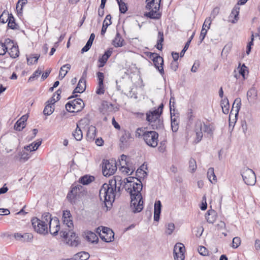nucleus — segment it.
<instances>
[{"mask_svg": "<svg viewBox=\"0 0 260 260\" xmlns=\"http://www.w3.org/2000/svg\"><path fill=\"white\" fill-rule=\"evenodd\" d=\"M206 219L209 223H213L216 220L215 211L214 210H209L208 215L206 216Z\"/></svg>", "mask_w": 260, "mask_h": 260, "instance_id": "obj_38", "label": "nucleus"}, {"mask_svg": "<svg viewBox=\"0 0 260 260\" xmlns=\"http://www.w3.org/2000/svg\"><path fill=\"white\" fill-rule=\"evenodd\" d=\"M153 64L154 67L158 70L161 75H164V70L163 68L164 65V59L159 55L157 57H155L153 60Z\"/></svg>", "mask_w": 260, "mask_h": 260, "instance_id": "obj_16", "label": "nucleus"}, {"mask_svg": "<svg viewBox=\"0 0 260 260\" xmlns=\"http://www.w3.org/2000/svg\"><path fill=\"white\" fill-rule=\"evenodd\" d=\"M164 41V33L162 31H158V39L157 43H158V45L162 44V42Z\"/></svg>", "mask_w": 260, "mask_h": 260, "instance_id": "obj_60", "label": "nucleus"}, {"mask_svg": "<svg viewBox=\"0 0 260 260\" xmlns=\"http://www.w3.org/2000/svg\"><path fill=\"white\" fill-rule=\"evenodd\" d=\"M161 115H159L156 111H149L146 113V120L149 124L151 123V121H153V120H155L158 118Z\"/></svg>", "mask_w": 260, "mask_h": 260, "instance_id": "obj_26", "label": "nucleus"}, {"mask_svg": "<svg viewBox=\"0 0 260 260\" xmlns=\"http://www.w3.org/2000/svg\"><path fill=\"white\" fill-rule=\"evenodd\" d=\"M139 183H133L132 185L133 188L128 187L127 188H131L132 191V194H141V191L142 190V184L140 178H136ZM131 187L132 184H130Z\"/></svg>", "mask_w": 260, "mask_h": 260, "instance_id": "obj_19", "label": "nucleus"}, {"mask_svg": "<svg viewBox=\"0 0 260 260\" xmlns=\"http://www.w3.org/2000/svg\"><path fill=\"white\" fill-rule=\"evenodd\" d=\"M105 92L104 83H98V86L96 90V93L98 94H102Z\"/></svg>", "mask_w": 260, "mask_h": 260, "instance_id": "obj_55", "label": "nucleus"}, {"mask_svg": "<svg viewBox=\"0 0 260 260\" xmlns=\"http://www.w3.org/2000/svg\"><path fill=\"white\" fill-rule=\"evenodd\" d=\"M153 129H160L164 128L163 120L160 118V117L158 118L151 121V123L149 124Z\"/></svg>", "mask_w": 260, "mask_h": 260, "instance_id": "obj_22", "label": "nucleus"}, {"mask_svg": "<svg viewBox=\"0 0 260 260\" xmlns=\"http://www.w3.org/2000/svg\"><path fill=\"white\" fill-rule=\"evenodd\" d=\"M94 38H95V35H94V34L92 33L90 35V37H89L88 40L87 41L85 46L84 47H83L82 48V49H81V53H83L84 52L88 51L89 50V49L91 47V45L92 44V43H93V41Z\"/></svg>", "mask_w": 260, "mask_h": 260, "instance_id": "obj_32", "label": "nucleus"}, {"mask_svg": "<svg viewBox=\"0 0 260 260\" xmlns=\"http://www.w3.org/2000/svg\"><path fill=\"white\" fill-rule=\"evenodd\" d=\"M207 177L211 182H212V181H216V177L214 172L213 168H210L207 172Z\"/></svg>", "mask_w": 260, "mask_h": 260, "instance_id": "obj_45", "label": "nucleus"}, {"mask_svg": "<svg viewBox=\"0 0 260 260\" xmlns=\"http://www.w3.org/2000/svg\"><path fill=\"white\" fill-rule=\"evenodd\" d=\"M9 13L5 11L0 15V23L4 24L8 22L6 20L9 16Z\"/></svg>", "mask_w": 260, "mask_h": 260, "instance_id": "obj_52", "label": "nucleus"}, {"mask_svg": "<svg viewBox=\"0 0 260 260\" xmlns=\"http://www.w3.org/2000/svg\"><path fill=\"white\" fill-rule=\"evenodd\" d=\"M211 24V19L210 17L207 18L202 26V28H206L207 29H209L210 28V25Z\"/></svg>", "mask_w": 260, "mask_h": 260, "instance_id": "obj_57", "label": "nucleus"}, {"mask_svg": "<svg viewBox=\"0 0 260 260\" xmlns=\"http://www.w3.org/2000/svg\"><path fill=\"white\" fill-rule=\"evenodd\" d=\"M31 221L32 226L37 233L43 235H46L48 233V226L43 222L40 221V219L34 217Z\"/></svg>", "mask_w": 260, "mask_h": 260, "instance_id": "obj_8", "label": "nucleus"}, {"mask_svg": "<svg viewBox=\"0 0 260 260\" xmlns=\"http://www.w3.org/2000/svg\"><path fill=\"white\" fill-rule=\"evenodd\" d=\"M80 193L78 189L73 187L68 193L67 198L71 204H75L80 199Z\"/></svg>", "mask_w": 260, "mask_h": 260, "instance_id": "obj_11", "label": "nucleus"}, {"mask_svg": "<svg viewBox=\"0 0 260 260\" xmlns=\"http://www.w3.org/2000/svg\"><path fill=\"white\" fill-rule=\"evenodd\" d=\"M240 7L238 5H236L234 8L233 9L232 12L230 15V17L234 18V20H232V23H235L239 19V14Z\"/></svg>", "mask_w": 260, "mask_h": 260, "instance_id": "obj_28", "label": "nucleus"}, {"mask_svg": "<svg viewBox=\"0 0 260 260\" xmlns=\"http://www.w3.org/2000/svg\"><path fill=\"white\" fill-rule=\"evenodd\" d=\"M247 71V67L245 66L244 64H243L242 67L240 69L239 72V74L243 77L244 79L245 78V73Z\"/></svg>", "mask_w": 260, "mask_h": 260, "instance_id": "obj_63", "label": "nucleus"}, {"mask_svg": "<svg viewBox=\"0 0 260 260\" xmlns=\"http://www.w3.org/2000/svg\"><path fill=\"white\" fill-rule=\"evenodd\" d=\"M240 244H241L240 238L238 237H234L233 239L232 247L233 248L236 249L239 246Z\"/></svg>", "mask_w": 260, "mask_h": 260, "instance_id": "obj_50", "label": "nucleus"}, {"mask_svg": "<svg viewBox=\"0 0 260 260\" xmlns=\"http://www.w3.org/2000/svg\"><path fill=\"white\" fill-rule=\"evenodd\" d=\"M109 183H104L101 188L99 191V197L101 200H104L105 205L108 210L110 209L112 203L115 200V192L113 186H110Z\"/></svg>", "mask_w": 260, "mask_h": 260, "instance_id": "obj_1", "label": "nucleus"}, {"mask_svg": "<svg viewBox=\"0 0 260 260\" xmlns=\"http://www.w3.org/2000/svg\"><path fill=\"white\" fill-rule=\"evenodd\" d=\"M53 218H54V217H52L51 215L49 213L46 212L42 215L40 220L43 222L44 223L46 224V226H48V225L51 223Z\"/></svg>", "mask_w": 260, "mask_h": 260, "instance_id": "obj_31", "label": "nucleus"}, {"mask_svg": "<svg viewBox=\"0 0 260 260\" xmlns=\"http://www.w3.org/2000/svg\"><path fill=\"white\" fill-rule=\"evenodd\" d=\"M126 190L129 192L131 195V210L134 213L140 212L143 209V201L142 200V194H132V191L131 188L126 189Z\"/></svg>", "mask_w": 260, "mask_h": 260, "instance_id": "obj_2", "label": "nucleus"}, {"mask_svg": "<svg viewBox=\"0 0 260 260\" xmlns=\"http://www.w3.org/2000/svg\"><path fill=\"white\" fill-rule=\"evenodd\" d=\"M34 236L31 233H24L22 234L21 242H31L33 239Z\"/></svg>", "mask_w": 260, "mask_h": 260, "instance_id": "obj_47", "label": "nucleus"}, {"mask_svg": "<svg viewBox=\"0 0 260 260\" xmlns=\"http://www.w3.org/2000/svg\"><path fill=\"white\" fill-rule=\"evenodd\" d=\"M243 180L248 185H254L256 182V176L253 171L249 168H244L241 171Z\"/></svg>", "mask_w": 260, "mask_h": 260, "instance_id": "obj_5", "label": "nucleus"}, {"mask_svg": "<svg viewBox=\"0 0 260 260\" xmlns=\"http://www.w3.org/2000/svg\"><path fill=\"white\" fill-rule=\"evenodd\" d=\"M8 21V26L12 29H18V25L16 23L15 21V18L13 15L11 13L9 14V16L6 20Z\"/></svg>", "mask_w": 260, "mask_h": 260, "instance_id": "obj_29", "label": "nucleus"}, {"mask_svg": "<svg viewBox=\"0 0 260 260\" xmlns=\"http://www.w3.org/2000/svg\"><path fill=\"white\" fill-rule=\"evenodd\" d=\"M220 105L222 112L225 114H228L229 112L230 104L229 100L226 97L221 100Z\"/></svg>", "mask_w": 260, "mask_h": 260, "instance_id": "obj_30", "label": "nucleus"}, {"mask_svg": "<svg viewBox=\"0 0 260 260\" xmlns=\"http://www.w3.org/2000/svg\"><path fill=\"white\" fill-rule=\"evenodd\" d=\"M94 180V177L93 176L86 175L79 179L80 183L83 185H88Z\"/></svg>", "mask_w": 260, "mask_h": 260, "instance_id": "obj_33", "label": "nucleus"}, {"mask_svg": "<svg viewBox=\"0 0 260 260\" xmlns=\"http://www.w3.org/2000/svg\"><path fill=\"white\" fill-rule=\"evenodd\" d=\"M42 73V70L41 69L38 68L34 73L29 78L28 81H33L35 80V79L39 76Z\"/></svg>", "mask_w": 260, "mask_h": 260, "instance_id": "obj_49", "label": "nucleus"}, {"mask_svg": "<svg viewBox=\"0 0 260 260\" xmlns=\"http://www.w3.org/2000/svg\"><path fill=\"white\" fill-rule=\"evenodd\" d=\"M84 107V104L81 99H76L69 101L66 105V109L69 112H78Z\"/></svg>", "mask_w": 260, "mask_h": 260, "instance_id": "obj_7", "label": "nucleus"}, {"mask_svg": "<svg viewBox=\"0 0 260 260\" xmlns=\"http://www.w3.org/2000/svg\"><path fill=\"white\" fill-rule=\"evenodd\" d=\"M72 135L77 141H81L82 140L83 138L82 132L78 124L76 129L73 132Z\"/></svg>", "mask_w": 260, "mask_h": 260, "instance_id": "obj_36", "label": "nucleus"}, {"mask_svg": "<svg viewBox=\"0 0 260 260\" xmlns=\"http://www.w3.org/2000/svg\"><path fill=\"white\" fill-rule=\"evenodd\" d=\"M241 99L239 98H236L233 104L232 110L229 115V126H231L232 124H235L236 122L237 117L238 115L239 111L240 109ZM234 124L233 126L234 127Z\"/></svg>", "mask_w": 260, "mask_h": 260, "instance_id": "obj_6", "label": "nucleus"}, {"mask_svg": "<svg viewBox=\"0 0 260 260\" xmlns=\"http://www.w3.org/2000/svg\"><path fill=\"white\" fill-rule=\"evenodd\" d=\"M131 134L129 133H125L120 138V147L126 146L128 145L127 141L129 139Z\"/></svg>", "mask_w": 260, "mask_h": 260, "instance_id": "obj_39", "label": "nucleus"}, {"mask_svg": "<svg viewBox=\"0 0 260 260\" xmlns=\"http://www.w3.org/2000/svg\"><path fill=\"white\" fill-rule=\"evenodd\" d=\"M49 231L50 233L53 236H56L60 230L59 221L57 218L54 217L51 223L49 225Z\"/></svg>", "mask_w": 260, "mask_h": 260, "instance_id": "obj_13", "label": "nucleus"}, {"mask_svg": "<svg viewBox=\"0 0 260 260\" xmlns=\"http://www.w3.org/2000/svg\"><path fill=\"white\" fill-rule=\"evenodd\" d=\"M174 253L175 260H184L185 258L184 253L181 252H176Z\"/></svg>", "mask_w": 260, "mask_h": 260, "instance_id": "obj_56", "label": "nucleus"}, {"mask_svg": "<svg viewBox=\"0 0 260 260\" xmlns=\"http://www.w3.org/2000/svg\"><path fill=\"white\" fill-rule=\"evenodd\" d=\"M62 220L63 223L67 224L68 228L73 227V217L69 210H65L63 212Z\"/></svg>", "mask_w": 260, "mask_h": 260, "instance_id": "obj_15", "label": "nucleus"}, {"mask_svg": "<svg viewBox=\"0 0 260 260\" xmlns=\"http://www.w3.org/2000/svg\"><path fill=\"white\" fill-rule=\"evenodd\" d=\"M203 123L201 120H198L195 124V132L196 133V143L200 142L203 138L202 131Z\"/></svg>", "mask_w": 260, "mask_h": 260, "instance_id": "obj_14", "label": "nucleus"}, {"mask_svg": "<svg viewBox=\"0 0 260 260\" xmlns=\"http://www.w3.org/2000/svg\"><path fill=\"white\" fill-rule=\"evenodd\" d=\"M199 253L202 255H206L208 254V250L206 247L204 246H200L198 248Z\"/></svg>", "mask_w": 260, "mask_h": 260, "instance_id": "obj_64", "label": "nucleus"}, {"mask_svg": "<svg viewBox=\"0 0 260 260\" xmlns=\"http://www.w3.org/2000/svg\"><path fill=\"white\" fill-rule=\"evenodd\" d=\"M110 186H113L115 190L117 191L120 192L121 189L124 187L126 188V182L125 179L122 180V178L120 176H116L114 177V179L110 180L109 181ZM126 188H125L126 189Z\"/></svg>", "mask_w": 260, "mask_h": 260, "instance_id": "obj_10", "label": "nucleus"}, {"mask_svg": "<svg viewBox=\"0 0 260 260\" xmlns=\"http://www.w3.org/2000/svg\"><path fill=\"white\" fill-rule=\"evenodd\" d=\"M9 46L8 43H6V40L4 43L0 42V55H4L8 51Z\"/></svg>", "mask_w": 260, "mask_h": 260, "instance_id": "obj_44", "label": "nucleus"}, {"mask_svg": "<svg viewBox=\"0 0 260 260\" xmlns=\"http://www.w3.org/2000/svg\"><path fill=\"white\" fill-rule=\"evenodd\" d=\"M40 57L39 55L33 54L27 57V61L28 64H32L37 63Z\"/></svg>", "mask_w": 260, "mask_h": 260, "instance_id": "obj_46", "label": "nucleus"}, {"mask_svg": "<svg viewBox=\"0 0 260 260\" xmlns=\"http://www.w3.org/2000/svg\"><path fill=\"white\" fill-rule=\"evenodd\" d=\"M111 16L110 14H108L106 16L105 19L104 20L102 28L101 35L104 36L107 31V27L112 24L111 22Z\"/></svg>", "mask_w": 260, "mask_h": 260, "instance_id": "obj_25", "label": "nucleus"}, {"mask_svg": "<svg viewBox=\"0 0 260 260\" xmlns=\"http://www.w3.org/2000/svg\"><path fill=\"white\" fill-rule=\"evenodd\" d=\"M160 2L161 0H146V9L147 10L153 9L155 8V6H156L157 9H159Z\"/></svg>", "mask_w": 260, "mask_h": 260, "instance_id": "obj_24", "label": "nucleus"}, {"mask_svg": "<svg viewBox=\"0 0 260 260\" xmlns=\"http://www.w3.org/2000/svg\"><path fill=\"white\" fill-rule=\"evenodd\" d=\"M96 136V128L95 126H90L89 127L86 134V139L88 141H92L94 140Z\"/></svg>", "mask_w": 260, "mask_h": 260, "instance_id": "obj_27", "label": "nucleus"}, {"mask_svg": "<svg viewBox=\"0 0 260 260\" xmlns=\"http://www.w3.org/2000/svg\"><path fill=\"white\" fill-rule=\"evenodd\" d=\"M54 111V106H52L50 104H47L43 110V113L45 115H50Z\"/></svg>", "mask_w": 260, "mask_h": 260, "instance_id": "obj_43", "label": "nucleus"}, {"mask_svg": "<svg viewBox=\"0 0 260 260\" xmlns=\"http://www.w3.org/2000/svg\"><path fill=\"white\" fill-rule=\"evenodd\" d=\"M142 168V166H141L140 168H138L137 170V171L136 172V176L137 177V178H139L142 177L141 176V175H142L143 177H144L147 175V172H145V171H144Z\"/></svg>", "mask_w": 260, "mask_h": 260, "instance_id": "obj_51", "label": "nucleus"}, {"mask_svg": "<svg viewBox=\"0 0 260 260\" xmlns=\"http://www.w3.org/2000/svg\"><path fill=\"white\" fill-rule=\"evenodd\" d=\"M149 12L145 13L144 16L147 18L152 19H159L161 16V14L159 12V9H157L155 7V9L149 10Z\"/></svg>", "mask_w": 260, "mask_h": 260, "instance_id": "obj_18", "label": "nucleus"}, {"mask_svg": "<svg viewBox=\"0 0 260 260\" xmlns=\"http://www.w3.org/2000/svg\"><path fill=\"white\" fill-rule=\"evenodd\" d=\"M190 43V40H188L187 42L186 43L184 48L182 50V51L180 52V57H182L184 56L185 52L186 51V50L188 49Z\"/></svg>", "mask_w": 260, "mask_h": 260, "instance_id": "obj_59", "label": "nucleus"}, {"mask_svg": "<svg viewBox=\"0 0 260 260\" xmlns=\"http://www.w3.org/2000/svg\"><path fill=\"white\" fill-rule=\"evenodd\" d=\"M175 229L174 224L173 223H169L166 228V233L168 235H171Z\"/></svg>", "mask_w": 260, "mask_h": 260, "instance_id": "obj_54", "label": "nucleus"}, {"mask_svg": "<svg viewBox=\"0 0 260 260\" xmlns=\"http://www.w3.org/2000/svg\"><path fill=\"white\" fill-rule=\"evenodd\" d=\"M6 43H8L9 48H10L8 53L10 56L13 58H15L19 56V51L18 46L14 44L13 42L9 39H6Z\"/></svg>", "mask_w": 260, "mask_h": 260, "instance_id": "obj_12", "label": "nucleus"}, {"mask_svg": "<svg viewBox=\"0 0 260 260\" xmlns=\"http://www.w3.org/2000/svg\"><path fill=\"white\" fill-rule=\"evenodd\" d=\"M107 59L105 57V56H102V57H100L99 59V62H100V64L98 66L99 68H102L104 66L105 63L107 61Z\"/></svg>", "mask_w": 260, "mask_h": 260, "instance_id": "obj_61", "label": "nucleus"}, {"mask_svg": "<svg viewBox=\"0 0 260 260\" xmlns=\"http://www.w3.org/2000/svg\"><path fill=\"white\" fill-rule=\"evenodd\" d=\"M69 241H71V244L72 246H77L79 244V238L76 236V234L74 232H71L70 238Z\"/></svg>", "mask_w": 260, "mask_h": 260, "instance_id": "obj_40", "label": "nucleus"}, {"mask_svg": "<svg viewBox=\"0 0 260 260\" xmlns=\"http://www.w3.org/2000/svg\"><path fill=\"white\" fill-rule=\"evenodd\" d=\"M86 88V80L83 79H80L77 87L74 90L73 93H82Z\"/></svg>", "mask_w": 260, "mask_h": 260, "instance_id": "obj_23", "label": "nucleus"}, {"mask_svg": "<svg viewBox=\"0 0 260 260\" xmlns=\"http://www.w3.org/2000/svg\"><path fill=\"white\" fill-rule=\"evenodd\" d=\"M116 160L114 159H103L102 162V172L105 176H110L114 174L117 170Z\"/></svg>", "mask_w": 260, "mask_h": 260, "instance_id": "obj_3", "label": "nucleus"}, {"mask_svg": "<svg viewBox=\"0 0 260 260\" xmlns=\"http://www.w3.org/2000/svg\"><path fill=\"white\" fill-rule=\"evenodd\" d=\"M70 69L71 65L70 64H64L60 68L59 74V78L60 80H62L65 77Z\"/></svg>", "mask_w": 260, "mask_h": 260, "instance_id": "obj_34", "label": "nucleus"}, {"mask_svg": "<svg viewBox=\"0 0 260 260\" xmlns=\"http://www.w3.org/2000/svg\"><path fill=\"white\" fill-rule=\"evenodd\" d=\"M89 257V254L85 251L78 252L74 255L75 260H87Z\"/></svg>", "mask_w": 260, "mask_h": 260, "instance_id": "obj_35", "label": "nucleus"}, {"mask_svg": "<svg viewBox=\"0 0 260 260\" xmlns=\"http://www.w3.org/2000/svg\"><path fill=\"white\" fill-rule=\"evenodd\" d=\"M247 95L248 97L256 96V91L254 88H250L247 92Z\"/></svg>", "mask_w": 260, "mask_h": 260, "instance_id": "obj_62", "label": "nucleus"}, {"mask_svg": "<svg viewBox=\"0 0 260 260\" xmlns=\"http://www.w3.org/2000/svg\"><path fill=\"white\" fill-rule=\"evenodd\" d=\"M118 4L119 6L120 12L123 14L125 13L127 11V7L126 3L123 2L122 3H119Z\"/></svg>", "mask_w": 260, "mask_h": 260, "instance_id": "obj_53", "label": "nucleus"}, {"mask_svg": "<svg viewBox=\"0 0 260 260\" xmlns=\"http://www.w3.org/2000/svg\"><path fill=\"white\" fill-rule=\"evenodd\" d=\"M171 120L172 129L173 132H176L178 129L179 122H178V120L177 119V118H176L175 117H174V118L172 117V113H171Z\"/></svg>", "mask_w": 260, "mask_h": 260, "instance_id": "obj_42", "label": "nucleus"}, {"mask_svg": "<svg viewBox=\"0 0 260 260\" xmlns=\"http://www.w3.org/2000/svg\"><path fill=\"white\" fill-rule=\"evenodd\" d=\"M28 118L27 115H23L20 119H19L14 125V129L16 131H21L26 126V121Z\"/></svg>", "mask_w": 260, "mask_h": 260, "instance_id": "obj_17", "label": "nucleus"}, {"mask_svg": "<svg viewBox=\"0 0 260 260\" xmlns=\"http://www.w3.org/2000/svg\"><path fill=\"white\" fill-rule=\"evenodd\" d=\"M142 136L144 141L148 146L153 148L157 146L158 134L155 131L144 132Z\"/></svg>", "mask_w": 260, "mask_h": 260, "instance_id": "obj_4", "label": "nucleus"}, {"mask_svg": "<svg viewBox=\"0 0 260 260\" xmlns=\"http://www.w3.org/2000/svg\"><path fill=\"white\" fill-rule=\"evenodd\" d=\"M185 251L184 245L181 243H178L174 246L173 253L181 252L184 253Z\"/></svg>", "mask_w": 260, "mask_h": 260, "instance_id": "obj_41", "label": "nucleus"}, {"mask_svg": "<svg viewBox=\"0 0 260 260\" xmlns=\"http://www.w3.org/2000/svg\"><path fill=\"white\" fill-rule=\"evenodd\" d=\"M125 43L124 39L122 38L119 32H117L114 39L112 41V44L115 47H120L123 46Z\"/></svg>", "mask_w": 260, "mask_h": 260, "instance_id": "obj_20", "label": "nucleus"}, {"mask_svg": "<svg viewBox=\"0 0 260 260\" xmlns=\"http://www.w3.org/2000/svg\"><path fill=\"white\" fill-rule=\"evenodd\" d=\"M161 204L160 201H156L154 204V220L158 221L159 219L160 214L161 213Z\"/></svg>", "mask_w": 260, "mask_h": 260, "instance_id": "obj_21", "label": "nucleus"}, {"mask_svg": "<svg viewBox=\"0 0 260 260\" xmlns=\"http://www.w3.org/2000/svg\"><path fill=\"white\" fill-rule=\"evenodd\" d=\"M97 232L99 233V231L100 232L102 231V233H99L100 238L106 242H110L113 241L114 238V233L113 231L107 227L102 226V230H100V228L99 227L97 229Z\"/></svg>", "mask_w": 260, "mask_h": 260, "instance_id": "obj_9", "label": "nucleus"}, {"mask_svg": "<svg viewBox=\"0 0 260 260\" xmlns=\"http://www.w3.org/2000/svg\"><path fill=\"white\" fill-rule=\"evenodd\" d=\"M204 124V129H202V131H204L205 133H207L209 134H212L213 133L212 127L210 125H207V124Z\"/></svg>", "mask_w": 260, "mask_h": 260, "instance_id": "obj_58", "label": "nucleus"}, {"mask_svg": "<svg viewBox=\"0 0 260 260\" xmlns=\"http://www.w3.org/2000/svg\"><path fill=\"white\" fill-rule=\"evenodd\" d=\"M189 169L191 172H194L197 169V163L194 159L191 158L189 161Z\"/></svg>", "mask_w": 260, "mask_h": 260, "instance_id": "obj_48", "label": "nucleus"}, {"mask_svg": "<svg viewBox=\"0 0 260 260\" xmlns=\"http://www.w3.org/2000/svg\"><path fill=\"white\" fill-rule=\"evenodd\" d=\"M86 239L89 242L93 243L98 240V238L94 233L91 231H88L86 233Z\"/></svg>", "mask_w": 260, "mask_h": 260, "instance_id": "obj_37", "label": "nucleus"}]
</instances>
